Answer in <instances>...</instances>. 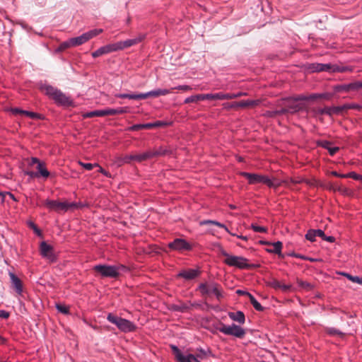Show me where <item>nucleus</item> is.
Returning <instances> with one entry per match:
<instances>
[{
    "label": "nucleus",
    "mask_w": 362,
    "mask_h": 362,
    "mask_svg": "<svg viewBox=\"0 0 362 362\" xmlns=\"http://www.w3.org/2000/svg\"><path fill=\"white\" fill-rule=\"evenodd\" d=\"M298 284L307 290H310L312 288L311 285L308 282H304V281H298Z\"/></svg>",
    "instance_id": "49"
},
{
    "label": "nucleus",
    "mask_w": 362,
    "mask_h": 362,
    "mask_svg": "<svg viewBox=\"0 0 362 362\" xmlns=\"http://www.w3.org/2000/svg\"><path fill=\"white\" fill-rule=\"evenodd\" d=\"M305 182L308 185H315L316 187H319L325 189L326 183H324L322 182L318 181V180H314L313 182L306 180Z\"/></svg>",
    "instance_id": "44"
},
{
    "label": "nucleus",
    "mask_w": 362,
    "mask_h": 362,
    "mask_svg": "<svg viewBox=\"0 0 362 362\" xmlns=\"http://www.w3.org/2000/svg\"><path fill=\"white\" fill-rule=\"evenodd\" d=\"M78 163L81 166H82L87 170H91L95 166H98V163L92 164L89 163H83L81 160H79Z\"/></svg>",
    "instance_id": "39"
},
{
    "label": "nucleus",
    "mask_w": 362,
    "mask_h": 362,
    "mask_svg": "<svg viewBox=\"0 0 362 362\" xmlns=\"http://www.w3.org/2000/svg\"><path fill=\"white\" fill-rule=\"evenodd\" d=\"M149 159V155H148V152H144L139 154H130L126 155L122 157L117 158L115 163L119 165H122L125 163H130L132 161H136L138 163H141L144 160Z\"/></svg>",
    "instance_id": "9"
},
{
    "label": "nucleus",
    "mask_w": 362,
    "mask_h": 362,
    "mask_svg": "<svg viewBox=\"0 0 362 362\" xmlns=\"http://www.w3.org/2000/svg\"><path fill=\"white\" fill-rule=\"evenodd\" d=\"M29 226L34 230V231L36 233L40 234V230L37 228V227L36 226V225L35 223H33V222H30L29 223Z\"/></svg>",
    "instance_id": "61"
},
{
    "label": "nucleus",
    "mask_w": 362,
    "mask_h": 362,
    "mask_svg": "<svg viewBox=\"0 0 362 362\" xmlns=\"http://www.w3.org/2000/svg\"><path fill=\"white\" fill-rule=\"evenodd\" d=\"M205 100H228V93H216L204 94Z\"/></svg>",
    "instance_id": "27"
},
{
    "label": "nucleus",
    "mask_w": 362,
    "mask_h": 362,
    "mask_svg": "<svg viewBox=\"0 0 362 362\" xmlns=\"http://www.w3.org/2000/svg\"><path fill=\"white\" fill-rule=\"evenodd\" d=\"M147 152L148 155H149V159H151L154 157L165 155L167 153V150L160 146L153 150L147 151Z\"/></svg>",
    "instance_id": "28"
},
{
    "label": "nucleus",
    "mask_w": 362,
    "mask_h": 362,
    "mask_svg": "<svg viewBox=\"0 0 362 362\" xmlns=\"http://www.w3.org/2000/svg\"><path fill=\"white\" fill-rule=\"evenodd\" d=\"M353 282L362 284V277L355 276L354 279H353Z\"/></svg>",
    "instance_id": "62"
},
{
    "label": "nucleus",
    "mask_w": 362,
    "mask_h": 362,
    "mask_svg": "<svg viewBox=\"0 0 362 362\" xmlns=\"http://www.w3.org/2000/svg\"><path fill=\"white\" fill-rule=\"evenodd\" d=\"M142 129H152V125H151V123L137 124H134L129 128L130 131H138Z\"/></svg>",
    "instance_id": "35"
},
{
    "label": "nucleus",
    "mask_w": 362,
    "mask_h": 362,
    "mask_svg": "<svg viewBox=\"0 0 362 362\" xmlns=\"http://www.w3.org/2000/svg\"><path fill=\"white\" fill-rule=\"evenodd\" d=\"M42 90L49 98L52 99L56 93L58 91V89L54 88L52 86L45 85L41 87Z\"/></svg>",
    "instance_id": "29"
},
{
    "label": "nucleus",
    "mask_w": 362,
    "mask_h": 362,
    "mask_svg": "<svg viewBox=\"0 0 362 362\" xmlns=\"http://www.w3.org/2000/svg\"><path fill=\"white\" fill-rule=\"evenodd\" d=\"M260 100H247L231 103L230 107H255L260 104Z\"/></svg>",
    "instance_id": "17"
},
{
    "label": "nucleus",
    "mask_w": 362,
    "mask_h": 362,
    "mask_svg": "<svg viewBox=\"0 0 362 362\" xmlns=\"http://www.w3.org/2000/svg\"><path fill=\"white\" fill-rule=\"evenodd\" d=\"M330 144V142L327 141H322L320 143L321 146L327 149L329 151L330 156H334L339 151V147L337 146L332 147Z\"/></svg>",
    "instance_id": "30"
},
{
    "label": "nucleus",
    "mask_w": 362,
    "mask_h": 362,
    "mask_svg": "<svg viewBox=\"0 0 362 362\" xmlns=\"http://www.w3.org/2000/svg\"><path fill=\"white\" fill-rule=\"evenodd\" d=\"M125 269L123 265H107V264H98L93 267V269L100 273L103 277L116 278L119 274L121 269Z\"/></svg>",
    "instance_id": "6"
},
{
    "label": "nucleus",
    "mask_w": 362,
    "mask_h": 362,
    "mask_svg": "<svg viewBox=\"0 0 362 362\" xmlns=\"http://www.w3.org/2000/svg\"><path fill=\"white\" fill-rule=\"evenodd\" d=\"M324 236H325V233L322 230L310 229L307 232V233L305 235V238L308 240H310V242H314L316 240L315 239L316 237H320L322 238V237H324Z\"/></svg>",
    "instance_id": "23"
},
{
    "label": "nucleus",
    "mask_w": 362,
    "mask_h": 362,
    "mask_svg": "<svg viewBox=\"0 0 362 362\" xmlns=\"http://www.w3.org/2000/svg\"><path fill=\"white\" fill-rule=\"evenodd\" d=\"M262 244L263 245H269L272 246V248L271 249H267V251L269 253H274L278 255L279 256H282L281 254V250L283 247V244L280 241H277L273 243L266 242V241H262Z\"/></svg>",
    "instance_id": "19"
},
{
    "label": "nucleus",
    "mask_w": 362,
    "mask_h": 362,
    "mask_svg": "<svg viewBox=\"0 0 362 362\" xmlns=\"http://www.w3.org/2000/svg\"><path fill=\"white\" fill-rule=\"evenodd\" d=\"M172 90H171V88L170 89L158 88V89L148 91L147 93H143L144 99H146L148 97L157 98L160 95H166L171 93Z\"/></svg>",
    "instance_id": "18"
},
{
    "label": "nucleus",
    "mask_w": 362,
    "mask_h": 362,
    "mask_svg": "<svg viewBox=\"0 0 362 362\" xmlns=\"http://www.w3.org/2000/svg\"><path fill=\"white\" fill-rule=\"evenodd\" d=\"M199 289L202 295L214 293L218 300L223 297L220 286L216 283L201 284Z\"/></svg>",
    "instance_id": "10"
},
{
    "label": "nucleus",
    "mask_w": 362,
    "mask_h": 362,
    "mask_svg": "<svg viewBox=\"0 0 362 362\" xmlns=\"http://www.w3.org/2000/svg\"><path fill=\"white\" fill-rule=\"evenodd\" d=\"M170 349L177 362H201L195 355L192 354H184L175 345H170Z\"/></svg>",
    "instance_id": "11"
},
{
    "label": "nucleus",
    "mask_w": 362,
    "mask_h": 362,
    "mask_svg": "<svg viewBox=\"0 0 362 362\" xmlns=\"http://www.w3.org/2000/svg\"><path fill=\"white\" fill-rule=\"evenodd\" d=\"M197 351L199 352V354H197L195 356L197 357L198 360L199 359L204 360L209 356H213L211 350L209 349L205 350L202 348H199V349H197Z\"/></svg>",
    "instance_id": "32"
},
{
    "label": "nucleus",
    "mask_w": 362,
    "mask_h": 362,
    "mask_svg": "<svg viewBox=\"0 0 362 362\" xmlns=\"http://www.w3.org/2000/svg\"><path fill=\"white\" fill-rule=\"evenodd\" d=\"M8 317H9L8 312L4 310H0V317L4 318V319H7V318H8Z\"/></svg>",
    "instance_id": "55"
},
{
    "label": "nucleus",
    "mask_w": 362,
    "mask_h": 362,
    "mask_svg": "<svg viewBox=\"0 0 362 362\" xmlns=\"http://www.w3.org/2000/svg\"><path fill=\"white\" fill-rule=\"evenodd\" d=\"M321 95L313 94L310 96H299L297 98H291L288 99L285 102V107L281 109L276 112V114H284L286 112L294 113L300 110L303 108V105L302 103L299 102V100H314L318 98H320Z\"/></svg>",
    "instance_id": "2"
},
{
    "label": "nucleus",
    "mask_w": 362,
    "mask_h": 362,
    "mask_svg": "<svg viewBox=\"0 0 362 362\" xmlns=\"http://www.w3.org/2000/svg\"><path fill=\"white\" fill-rule=\"evenodd\" d=\"M171 250L178 252L189 251L192 249V245L182 238H176L168 245Z\"/></svg>",
    "instance_id": "12"
},
{
    "label": "nucleus",
    "mask_w": 362,
    "mask_h": 362,
    "mask_svg": "<svg viewBox=\"0 0 362 362\" xmlns=\"http://www.w3.org/2000/svg\"><path fill=\"white\" fill-rule=\"evenodd\" d=\"M221 254L226 257L223 262L229 267H234L240 269H249L258 267V265L250 264L247 258L230 255L224 250H221Z\"/></svg>",
    "instance_id": "1"
},
{
    "label": "nucleus",
    "mask_w": 362,
    "mask_h": 362,
    "mask_svg": "<svg viewBox=\"0 0 362 362\" xmlns=\"http://www.w3.org/2000/svg\"><path fill=\"white\" fill-rule=\"evenodd\" d=\"M199 224L201 226H204V225H209V224H211V225H215L216 226H218L220 228H223L227 233H228L229 234H230L231 235L233 236H236L237 238L241 239V240H243L245 241H247L248 240L247 237V236H244V235H236L235 233H231L228 228L223 223H220V222H218L216 221H213V220H204V221H200Z\"/></svg>",
    "instance_id": "16"
},
{
    "label": "nucleus",
    "mask_w": 362,
    "mask_h": 362,
    "mask_svg": "<svg viewBox=\"0 0 362 362\" xmlns=\"http://www.w3.org/2000/svg\"><path fill=\"white\" fill-rule=\"evenodd\" d=\"M164 124H165V123L163 122H160V121H157L156 122L151 123V125H152V128L161 127V126H163Z\"/></svg>",
    "instance_id": "58"
},
{
    "label": "nucleus",
    "mask_w": 362,
    "mask_h": 362,
    "mask_svg": "<svg viewBox=\"0 0 362 362\" xmlns=\"http://www.w3.org/2000/svg\"><path fill=\"white\" fill-rule=\"evenodd\" d=\"M349 70L350 69L349 68L344 67V66H336L332 68L333 71H338V72H344V71H349Z\"/></svg>",
    "instance_id": "47"
},
{
    "label": "nucleus",
    "mask_w": 362,
    "mask_h": 362,
    "mask_svg": "<svg viewBox=\"0 0 362 362\" xmlns=\"http://www.w3.org/2000/svg\"><path fill=\"white\" fill-rule=\"evenodd\" d=\"M310 69L313 71L320 72V71H329L332 67L329 64H313L310 65Z\"/></svg>",
    "instance_id": "25"
},
{
    "label": "nucleus",
    "mask_w": 362,
    "mask_h": 362,
    "mask_svg": "<svg viewBox=\"0 0 362 362\" xmlns=\"http://www.w3.org/2000/svg\"><path fill=\"white\" fill-rule=\"evenodd\" d=\"M116 115H121L127 112V107H118L115 109Z\"/></svg>",
    "instance_id": "50"
},
{
    "label": "nucleus",
    "mask_w": 362,
    "mask_h": 362,
    "mask_svg": "<svg viewBox=\"0 0 362 362\" xmlns=\"http://www.w3.org/2000/svg\"><path fill=\"white\" fill-rule=\"evenodd\" d=\"M252 305L256 310L262 311L264 310V308L258 301H256Z\"/></svg>",
    "instance_id": "54"
},
{
    "label": "nucleus",
    "mask_w": 362,
    "mask_h": 362,
    "mask_svg": "<svg viewBox=\"0 0 362 362\" xmlns=\"http://www.w3.org/2000/svg\"><path fill=\"white\" fill-rule=\"evenodd\" d=\"M95 111V117H104L106 116L105 109V110H98Z\"/></svg>",
    "instance_id": "51"
},
{
    "label": "nucleus",
    "mask_w": 362,
    "mask_h": 362,
    "mask_svg": "<svg viewBox=\"0 0 362 362\" xmlns=\"http://www.w3.org/2000/svg\"><path fill=\"white\" fill-rule=\"evenodd\" d=\"M83 117L84 118H90V117H95V111L94 110V111L86 112L83 115Z\"/></svg>",
    "instance_id": "57"
},
{
    "label": "nucleus",
    "mask_w": 362,
    "mask_h": 362,
    "mask_svg": "<svg viewBox=\"0 0 362 362\" xmlns=\"http://www.w3.org/2000/svg\"><path fill=\"white\" fill-rule=\"evenodd\" d=\"M199 274L197 269L183 270L178 274V276L182 277L187 280H191L196 278Z\"/></svg>",
    "instance_id": "24"
},
{
    "label": "nucleus",
    "mask_w": 362,
    "mask_h": 362,
    "mask_svg": "<svg viewBox=\"0 0 362 362\" xmlns=\"http://www.w3.org/2000/svg\"><path fill=\"white\" fill-rule=\"evenodd\" d=\"M106 115H115L116 111L115 109L113 108H107L105 109Z\"/></svg>",
    "instance_id": "56"
},
{
    "label": "nucleus",
    "mask_w": 362,
    "mask_h": 362,
    "mask_svg": "<svg viewBox=\"0 0 362 362\" xmlns=\"http://www.w3.org/2000/svg\"><path fill=\"white\" fill-rule=\"evenodd\" d=\"M247 297L249 298L250 299V301L252 305H253L256 301H257L255 298L251 294V293H249Z\"/></svg>",
    "instance_id": "64"
},
{
    "label": "nucleus",
    "mask_w": 362,
    "mask_h": 362,
    "mask_svg": "<svg viewBox=\"0 0 362 362\" xmlns=\"http://www.w3.org/2000/svg\"><path fill=\"white\" fill-rule=\"evenodd\" d=\"M56 308L57 310L63 314H68L69 312V307L62 305V304H57Z\"/></svg>",
    "instance_id": "41"
},
{
    "label": "nucleus",
    "mask_w": 362,
    "mask_h": 362,
    "mask_svg": "<svg viewBox=\"0 0 362 362\" xmlns=\"http://www.w3.org/2000/svg\"><path fill=\"white\" fill-rule=\"evenodd\" d=\"M22 115H25L32 119H40L41 118L40 115L35 113L34 112H30V111H27V110H24L23 112H22Z\"/></svg>",
    "instance_id": "38"
},
{
    "label": "nucleus",
    "mask_w": 362,
    "mask_h": 362,
    "mask_svg": "<svg viewBox=\"0 0 362 362\" xmlns=\"http://www.w3.org/2000/svg\"><path fill=\"white\" fill-rule=\"evenodd\" d=\"M107 320L115 325L117 327L123 332H134L136 329V326L131 321L116 316L112 313H109L107 317Z\"/></svg>",
    "instance_id": "4"
},
{
    "label": "nucleus",
    "mask_w": 362,
    "mask_h": 362,
    "mask_svg": "<svg viewBox=\"0 0 362 362\" xmlns=\"http://www.w3.org/2000/svg\"><path fill=\"white\" fill-rule=\"evenodd\" d=\"M322 239L329 243H333L334 241V238L333 236H327L325 234L324 237H322Z\"/></svg>",
    "instance_id": "59"
},
{
    "label": "nucleus",
    "mask_w": 362,
    "mask_h": 362,
    "mask_svg": "<svg viewBox=\"0 0 362 362\" xmlns=\"http://www.w3.org/2000/svg\"><path fill=\"white\" fill-rule=\"evenodd\" d=\"M102 33L103 29H93L89 30L86 33H83L80 36L70 38V44L72 47L81 45Z\"/></svg>",
    "instance_id": "8"
},
{
    "label": "nucleus",
    "mask_w": 362,
    "mask_h": 362,
    "mask_svg": "<svg viewBox=\"0 0 362 362\" xmlns=\"http://www.w3.org/2000/svg\"><path fill=\"white\" fill-rule=\"evenodd\" d=\"M350 177L356 180H362V176L356 174L355 172H350L346 174V178Z\"/></svg>",
    "instance_id": "46"
},
{
    "label": "nucleus",
    "mask_w": 362,
    "mask_h": 362,
    "mask_svg": "<svg viewBox=\"0 0 362 362\" xmlns=\"http://www.w3.org/2000/svg\"><path fill=\"white\" fill-rule=\"evenodd\" d=\"M52 99L55 101V103L63 105H69L71 103L69 98L59 90H58Z\"/></svg>",
    "instance_id": "20"
},
{
    "label": "nucleus",
    "mask_w": 362,
    "mask_h": 362,
    "mask_svg": "<svg viewBox=\"0 0 362 362\" xmlns=\"http://www.w3.org/2000/svg\"><path fill=\"white\" fill-rule=\"evenodd\" d=\"M327 332L330 335H343V334L340 331H339L334 328H329L328 329Z\"/></svg>",
    "instance_id": "48"
},
{
    "label": "nucleus",
    "mask_w": 362,
    "mask_h": 362,
    "mask_svg": "<svg viewBox=\"0 0 362 362\" xmlns=\"http://www.w3.org/2000/svg\"><path fill=\"white\" fill-rule=\"evenodd\" d=\"M228 316L232 320L236 321L240 324H244L245 320V315L241 311L235 313L230 312L228 313Z\"/></svg>",
    "instance_id": "26"
},
{
    "label": "nucleus",
    "mask_w": 362,
    "mask_h": 362,
    "mask_svg": "<svg viewBox=\"0 0 362 362\" xmlns=\"http://www.w3.org/2000/svg\"><path fill=\"white\" fill-rule=\"evenodd\" d=\"M362 88V81H355L347 84L335 86L334 90L337 93H349L357 91Z\"/></svg>",
    "instance_id": "13"
},
{
    "label": "nucleus",
    "mask_w": 362,
    "mask_h": 362,
    "mask_svg": "<svg viewBox=\"0 0 362 362\" xmlns=\"http://www.w3.org/2000/svg\"><path fill=\"white\" fill-rule=\"evenodd\" d=\"M40 162H41V161H40L38 158H35V157H33V158H31V160H30V165H34V164H37V165H38V164H39V163H40Z\"/></svg>",
    "instance_id": "63"
},
{
    "label": "nucleus",
    "mask_w": 362,
    "mask_h": 362,
    "mask_svg": "<svg viewBox=\"0 0 362 362\" xmlns=\"http://www.w3.org/2000/svg\"><path fill=\"white\" fill-rule=\"evenodd\" d=\"M9 276L11 281L13 287L15 288L16 292L18 295H22L23 293V284L21 279L16 276L13 273H10Z\"/></svg>",
    "instance_id": "22"
},
{
    "label": "nucleus",
    "mask_w": 362,
    "mask_h": 362,
    "mask_svg": "<svg viewBox=\"0 0 362 362\" xmlns=\"http://www.w3.org/2000/svg\"><path fill=\"white\" fill-rule=\"evenodd\" d=\"M99 168V170L98 171L102 173L103 175H104L105 176L107 177H111V175L110 173H108L107 171H106L105 170H104L102 167H100L99 165L98 166Z\"/></svg>",
    "instance_id": "52"
},
{
    "label": "nucleus",
    "mask_w": 362,
    "mask_h": 362,
    "mask_svg": "<svg viewBox=\"0 0 362 362\" xmlns=\"http://www.w3.org/2000/svg\"><path fill=\"white\" fill-rule=\"evenodd\" d=\"M40 250L41 255L47 258L50 262H54L56 257L53 252V248L51 245H48L45 242H42L40 246Z\"/></svg>",
    "instance_id": "15"
},
{
    "label": "nucleus",
    "mask_w": 362,
    "mask_h": 362,
    "mask_svg": "<svg viewBox=\"0 0 362 362\" xmlns=\"http://www.w3.org/2000/svg\"><path fill=\"white\" fill-rule=\"evenodd\" d=\"M37 169L38 170L39 174L43 177H48L49 175V171L45 167V163L42 162L39 163L37 166Z\"/></svg>",
    "instance_id": "34"
},
{
    "label": "nucleus",
    "mask_w": 362,
    "mask_h": 362,
    "mask_svg": "<svg viewBox=\"0 0 362 362\" xmlns=\"http://www.w3.org/2000/svg\"><path fill=\"white\" fill-rule=\"evenodd\" d=\"M240 175L248 180L249 184L255 185L262 183L269 187H276L279 186V183H276L274 180L269 178L267 176L250 173L246 172L240 173Z\"/></svg>",
    "instance_id": "5"
},
{
    "label": "nucleus",
    "mask_w": 362,
    "mask_h": 362,
    "mask_svg": "<svg viewBox=\"0 0 362 362\" xmlns=\"http://www.w3.org/2000/svg\"><path fill=\"white\" fill-rule=\"evenodd\" d=\"M11 112L14 115L21 114L22 115V112H23V110L19 109V108H12L11 110Z\"/></svg>",
    "instance_id": "60"
},
{
    "label": "nucleus",
    "mask_w": 362,
    "mask_h": 362,
    "mask_svg": "<svg viewBox=\"0 0 362 362\" xmlns=\"http://www.w3.org/2000/svg\"><path fill=\"white\" fill-rule=\"evenodd\" d=\"M325 189L331 191H341V187L334 183L329 182L326 183Z\"/></svg>",
    "instance_id": "40"
},
{
    "label": "nucleus",
    "mask_w": 362,
    "mask_h": 362,
    "mask_svg": "<svg viewBox=\"0 0 362 362\" xmlns=\"http://www.w3.org/2000/svg\"><path fill=\"white\" fill-rule=\"evenodd\" d=\"M144 38V36H141L139 37H136L134 39H129V40H127L124 41L117 42V44L118 47H121L119 48V50H122L124 48L129 47L131 46H133V45L141 42Z\"/></svg>",
    "instance_id": "21"
},
{
    "label": "nucleus",
    "mask_w": 362,
    "mask_h": 362,
    "mask_svg": "<svg viewBox=\"0 0 362 362\" xmlns=\"http://www.w3.org/2000/svg\"><path fill=\"white\" fill-rule=\"evenodd\" d=\"M216 329L224 334L231 335L240 339L243 338L245 334L244 329L235 324L226 325L223 323H221L219 326L216 327Z\"/></svg>",
    "instance_id": "7"
},
{
    "label": "nucleus",
    "mask_w": 362,
    "mask_h": 362,
    "mask_svg": "<svg viewBox=\"0 0 362 362\" xmlns=\"http://www.w3.org/2000/svg\"><path fill=\"white\" fill-rule=\"evenodd\" d=\"M330 174L333 176L341 177V178H346V174H340L337 171H332Z\"/></svg>",
    "instance_id": "53"
},
{
    "label": "nucleus",
    "mask_w": 362,
    "mask_h": 362,
    "mask_svg": "<svg viewBox=\"0 0 362 362\" xmlns=\"http://www.w3.org/2000/svg\"><path fill=\"white\" fill-rule=\"evenodd\" d=\"M251 228L255 232L257 233H266L267 231V229L265 227L259 226L256 224H252Z\"/></svg>",
    "instance_id": "42"
},
{
    "label": "nucleus",
    "mask_w": 362,
    "mask_h": 362,
    "mask_svg": "<svg viewBox=\"0 0 362 362\" xmlns=\"http://www.w3.org/2000/svg\"><path fill=\"white\" fill-rule=\"evenodd\" d=\"M175 89L182 90V91H188V90H192L193 88L188 85H180L176 87L171 88V90H175Z\"/></svg>",
    "instance_id": "45"
},
{
    "label": "nucleus",
    "mask_w": 362,
    "mask_h": 362,
    "mask_svg": "<svg viewBox=\"0 0 362 362\" xmlns=\"http://www.w3.org/2000/svg\"><path fill=\"white\" fill-rule=\"evenodd\" d=\"M115 96L119 98H128V99H133V100L144 99L143 93H139V94L119 93V94H117Z\"/></svg>",
    "instance_id": "31"
},
{
    "label": "nucleus",
    "mask_w": 362,
    "mask_h": 362,
    "mask_svg": "<svg viewBox=\"0 0 362 362\" xmlns=\"http://www.w3.org/2000/svg\"><path fill=\"white\" fill-rule=\"evenodd\" d=\"M121 47H118L117 42L112 44H108L107 45L103 46L92 52L91 55L93 58L98 57L103 54H109L111 52H117L119 50Z\"/></svg>",
    "instance_id": "14"
},
{
    "label": "nucleus",
    "mask_w": 362,
    "mask_h": 362,
    "mask_svg": "<svg viewBox=\"0 0 362 362\" xmlns=\"http://www.w3.org/2000/svg\"><path fill=\"white\" fill-rule=\"evenodd\" d=\"M273 286L275 288H280L283 291H288L291 289V285H287V284H281V282L279 281H275L274 282L273 284Z\"/></svg>",
    "instance_id": "36"
},
{
    "label": "nucleus",
    "mask_w": 362,
    "mask_h": 362,
    "mask_svg": "<svg viewBox=\"0 0 362 362\" xmlns=\"http://www.w3.org/2000/svg\"><path fill=\"white\" fill-rule=\"evenodd\" d=\"M69 47H72V46L70 44L69 39L66 41L63 42L59 45V46L56 49L57 52H61L65 50L66 49H68Z\"/></svg>",
    "instance_id": "37"
},
{
    "label": "nucleus",
    "mask_w": 362,
    "mask_h": 362,
    "mask_svg": "<svg viewBox=\"0 0 362 362\" xmlns=\"http://www.w3.org/2000/svg\"><path fill=\"white\" fill-rule=\"evenodd\" d=\"M247 93L245 92H238L237 93H228V100H231L241 96L247 95Z\"/></svg>",
    "instance_id": "43"
},
{
    "label": "nucleus",
    "mask_w": 362,
    "mask_h": 362,
    "mask_svg": "<svg viewBox=\"0 0 362 362\" xmlns=\"http://www.w3.org/2000/svg\"><path fill=\"white\" fill-rule=\"evenodd\" d=\"M44 205L49 210L55 211L57 212L67 211L69 210H74L81 206L79 203L68 202H58L57 200L46 199L44 202Z\"/></svg>",
    "instance_id": "3"
},
{
    "label": "nucleus",
    "mask_w": 362,
    "mask_h": 362,
    "mask_svg": "<svg viewBox=\"0 0 362 362\" xmlns=\"http://www.w3.org/2000/svg\"><path fill=\"white\" fill-rule=\"evenodd\" d=\"M205 100L204 94H198V95H192L190 97L185 98L184 103L187 104V103H196L199 100Z\"/></svg>",
    "instance_id": "33"
}]
</instances>
